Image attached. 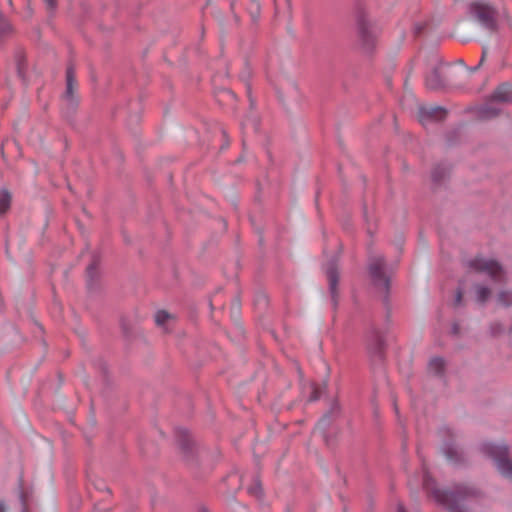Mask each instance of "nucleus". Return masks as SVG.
Instances as JSON below:
<instances>
[{"mask_svg":"<svg viewBox=\"0 0 512 512\" xmlns=\"http://www.w3.org/2000/svg\"><path fill=\"white\" fill-rule=\"evenodd\" d=\"M498 302L504 306L511 305L512 304V293H510L508 291H501L498 294Z\"/></svg>","mask_w":512,"mask_h":512,"instance_id":"dca6fc26","label":"nucleus"},{"mask_svg":"<svg viewBox=\"0 0 512 512\" xmlns=\"http://www.w3.org/2000/svg\"><path fill=\"white\" fill-rule=\"evenodd\" d=\"M482 451L493 460L498 472L512 481V460L509 458L508 447L505 444L485 443Z\"/></svg>","mask_w":512,"mask_h":512,"instance_id":"f03ea898","label":"nucleus"},{"mask_svg":"<svg viewBox=\"0 0 512 512\" xmlns=\"http://www.w3.org/2000/svg\"><path fill=\"white\" fill-rule=\"evenodd\" d=\"M11 204V195L7 190H0V214L5 213Z\"/></svg>","mask_w":512,"mask_h":512,"instance_id":"4468645a","label":"nucleus"},{"mask_svg":"<svg viewBox=\"0 0 512 512\" xmlns=\"http://www.w3.org/2000/svg\"><path fill=\"white\" fill-rule=\"evenodd\" d=\"M8 1H9L10 4L12 3V0H8Z\"/></svg>","mask_w":512,"mask_h":512,"instance_id":"c756f323","label":"nucleus"},{"mask_svg":"<svg viewBox=\"0 0 512 512\" xmlns=\"http://www.w3.org/2000/svg\"><path fill=\"white\" fill-rule=\"evenodd\" d=\"M95 269V263H92L88 268H87V272L89 274H92L93 270Z\"/></svg>","mask_w":512,"mask_h":512,"instance_id":"b1692460","label":"nucleus"},{"mask_svg":"<svg viewBox=\"0 0 512 512\" xmlns=\"http://www.w3.org/2000/svg\"><path fill=\"white\" fill-rule=\"evenodd\" d=\"M377 349H378V350H380V349H381V343H380V342L378 343V347H377Z\"/></svg>","mask_w":512,"mask_h":512,"instance_id":"c85d7f7f","label":"nucleus"},{"mask_svg":"<svg viewBox=\"0 0 512 512\" xmlns=\"http://www.w3.org/2000/svg\"><path fill=\"white\" fill-rule=\"evenodd\" d=\"M496 114H497V111L494 109V110L492 111V115H496Z\"/></svg>","mask_w":512,"mask_h":512,"instance_id":"bb28decb","label":"nucleus"},{"mask_svg":"<svg viewBox=\"0 0 512 512\" xmlns=\"http://www.w3.org/2000/svg\"><path fill=\"white\" fill-rule=\"evenodd\" d=\"M248 492L256 497H259L261 495V488L258 484H256L255 486L250 487Z\"/></svg>","mask_w":512,"mask_h":512,"instance_id":"6ab92c4d","label":"nucleus"},{"mask_svg":"<svg viewBox=\"0 0 512 512\" xmlns=\"http://www.w3.org/2000/svg\"><path fill=\"white\" fill-rule=\"evenodd\" d=\"M445 454L448 460L457 461L458 459V450L455 447H448L445 449Z\"/></svg>","mask_w":512,"mask_h":512,"instance_id":"a211bd4d","label":"nucleus"},{"mask_svg":"<svg viewBox=\"0 0 512 512\" xmlns=\"http://www.w3.org/2000/svg\"><path fill=\"white\" fill-rule=\"evenodd\" d=\"M9 24L6 22L2 13H0V29H9Z\"/></svg>","mask_w":512,"mask_h":512,"instance_id":"412c9836","label":"nucleus"},{"mask_svg":"<svg viewBox=\"0 0 512 512\" xmlns=\"http://www.w3.org/2000/svg\"><path fill=\"white\" fill-rule=\"evenodd\" d=\"M423 486L429 493L433 495L437 502L445 505L449 512H465L463 507L458 503L459 495L454 492H448L435 488L427 474L424 475Z\"/></svg>","mask_w":512,"mask_h":512,"instance_id":"20e7f679","label":"nucleus"},{"mask_svg":"<svg viewBox=\"0 0 512 512\" xmlns=\"http://www.w3.org/2000/svg\"><path fill=\"white\" fill-rule=\"evenodd\" d=\"M66 94H65V100L73 105L74 99H73V93L76 86L75 82V76H74V68L72 66H69L66 71Z\"/></svg>","mask_w":512,"mask_h":512,"instance_id":"1a4fd4ad","label":"nucleus"},{"mask_svg":"<svg viewBox=\"0 0 512 512\" xmlns=\"http://www.w3.org/2000/svg\"><path fill=\"white\" fill-rule=\"evenodd\" d=\"M312 390H313V391H312V395H311L310 400H311V401H315V400L319 399V397H320V390H319V388H318L317 386H315V385H313Z\"/></svg>","mask_w":512,"mask_h":512,"instance_id":"aec40b11","label":"nucleus"},{"mask_svg":"<svg viewBox=\"0 0 512 512\" xmlns=\"http://www.w3.org/2000/svg\"><path fill=\"white\" fill-rule=\"evenodd\" d=\"M486 55H487V50H486V49H484V50H483V52H482L481 60H480L479 64L474 68V70L478 69V68H479V66H480V65H482V63H483V61H484V59H485Z\"/></svg>","mask_w":512,"mask_h":512,"instance_id":"4be33fe9","label":"nucleus"},{"mask_svg":"<svg viewBox=\"0 0 512 512\" xmlns=\"http://www.w3.org/2000/svg\"><path fill=\"white\" fill-rule=\"evenodd\" d=\"M397 512H406L402 505H398Z\"/></svg>","mask_w":512,"mask_h":512,"instance_id":"393cba45","label":"nucleus"},{"mask_svg":"<svg viewBox=\"0 0 512 512\" xmlns=\"http://www.w3.org/2000/svg\"><path fill=\"white\" fill-rule=\"evenodd\" d=\"M170 318L171 315L166 311H158L155 315V322L157 325L161 326L164 325Z\"/></svg>","mask_w":512,"mask_h":512,"instance_id":"f3484780","label":"nucleus"},{"mask_svg":"<svg viewBox=\"0 0 512 512\" xmlns=\"http://www.w3.org/2000/svg\"><path fill=\"white\" fill-rule=\"evenodd\" d=\"M358 31L363 46L367 50L374 47L377 38L374 27L365 19H361L358 23Z\"/></svg>","mask_w":512,"mask_h":512,"instance_id":"423d86ee","label":"nucleus"},{"mask_svg":"<svg viewBox=\"0 0 512 512\" xmlns=\"http://www.w3.org/2000/svg\"><path fill=\"white\" fill-rule=\"evenodd\" d=\"M481 276H488L491 281L500 283L504 279V271L493 259L476 257L469 262V272L461 284L456 296V304H460L467 280L479 281Z\"/></svg>","mask_w":512,"mask_h":512,"instance_id":"f257e3e1","label":"nucleus"},{"mask_svg":"<svg viewBox=\"0 0 512 512\" xmlns=\"http://www.w3.org/2000/svg\"><path fill=\"white\" fill-rule=\"evenodd\" d=\"M385 261L382 256L375 255L369 258L368 269L374 284L384 290L388 289L389 277L385 270Z\"/></svg>","mask_w":512,"mask_h":512,"instance_id":"39448f33","label":"nucleus"},{"mask_svg":"<svg viewBox=\"0 0 512 512\" xmlns=\"http://www.w3.org/2000/svg\"><path fill=\"white\" fill-rule=\"evenodd\" d=\"M492 98L501 102L510 101L512 99V85L508 83L499 85L495 89Z\"/></svg>","mask_w":512,"mask_h":512,"instance_id":"9d476101","label":"nucleus"},{"mask_svg":"<svg viewBox=\"0 0 512 512\" xmlns=\"http://www.w3.org/2000/svg\"><path fill=\"white\" fill-rule=\"evenodd\" d=\"M260 10L261 6L259 0H252L249 7V13L254 21H257V19L259 18Z\"/></svg>","mask_w":512,"mask_h":512,"instance_id":"2eb2a0df","label":"nucleus"},{"mask_svg":"<svg viewBox=\"0 0 512 512\" xmlns=\"http://www.w3.org/2000/svg\"><path fill=\"white\" fill-rule=\"evenodd\" d=\"M425 85L429 90H439L445 85L441 71L438 68H434L426 75Z\"/></svg>","mask_w":512,"mask_h":512,"instance_id":"6e6552de","label":"nucleus"},{"mask_svg":"<svg viewBox=\"0 0 512 512\" xmlns=\"http://www.w3.org/2000/svg\"><path fill=\"white\" fill-rule=\"evenodd\" d=\"M446 116V110L439 106H423L419 108V121L426 125L430 121H441Z\"/></svg>","mask_w":512,"mask_h":512,"instance_id":"0eeeda50","label":"nucleus"},{"mask_svg":"<svg viewBox=\"0 0 512 512\" xmlns=\"http://www.w3.org/2000/svg\"><path fill=\"white\" fill-rule=\"evenodd\" d=\"M433 177H434L435 179H438V178H439V176H437V175H436V173H434V174H433Z\"/></svg>","mask_w":512,"mask_h":512,"instance_id":"cd10ccee","label":"nucleus"},{"mask_svg":"<svg viewBox=\"0 0 512 512\" xmlns=\"http://www.w3.org/2000/svg\"><path fill=\"white\" fill-rule=\"evenodd\" d=\"M476 300L479 303H484L488 300L491 295V288L486 285L475 284L474 287Z\"/></svg>","mask_w":512,"mask_h":512,"instance_id":"f8f14e48","label":"nucleus"},{"mask_svg":"<svg viewBox=\"0 0 512 512\" xmlns=\"http://www.w3.org/2000/svg\"><path fill=\"white\" fill-rule=\"evenodd\" d=\"M0 512H5V507L2 503H0Z\"/></svg>","mask_w":512,"mask_h":512,"instance_id":"a878e982","label":"nucleus"},{"mask_svg":"<svg viewBox=\"0 0 512 512\" xmlns=\"http://www.w3.org/2000/svg\"><path fill=\"white\" fill-rule=\"evenodd\" d=\"M470 14L482 27L489 31L496 29V10L486 1L477 0L470 6Z\"/></svg>","mask_w":512,"mask_h":512,"instance_id":"7ed1b4c3","label":"nucleus"},{"mask_svg":"<svg viewBox=\"0 0 512 512\" xmlns=\"http://www.w3.org/2000/svg\"><path fill=\"white\" fill-rule=\"evenodd\" d=\"M24 512H26V511H24Z\"/></svg>","mask_w":512,"mask_h":512,"instance_id":"7c9ffc66","label":"nucleus"},{"mask_svg":"<svg viewBox=\"0 0 512 512\" xmlns=\"http://www.w3.org/2000/svg\"><path fill=\"white\" fill-rule=\"evenodd\" d=\"M326 275L329 281L330 291L332 296L334 297L336 294V288L338 283V271L334 265L328 266L326 270Z\"/></svg>","mask_w":512,"mask_h":512,"instance_id":"9b49d317","label":"nucleus"},{"mask_svg":"<svg viewBox=\"0 0 512 512\" xmlns=\"http://www.w3.org/2000/svg\"><path fill=\"white\" fill-rule=\"evenodd\" d=\"M445 367V362L440 357L432 358L429 362V371L435 375H439L443 372Z\"/></svg>","mask_w":512,"mask_h":512,"instance_id":"ddd939ff","label":"nucleus"},{"mask_svg":"<svg viewBox=\"0 0 512 512\" xmlns=\"http://www.w3.org/2000/svg\"><path fill=\"white\" fill-rule=\"evenodd\" d=\"M49 8H54L56 6V0H44Z\"/></svg>","mask_w":512,"mask_h":512,"instance_id":"5701e85b","label":"nucleus"}]
</instances>
